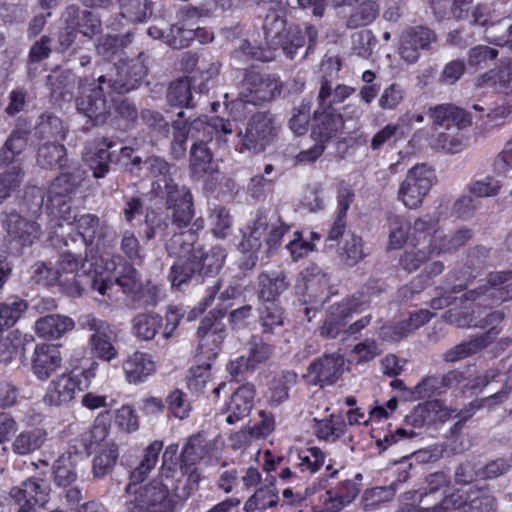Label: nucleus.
Masks as SVG:
<instances>
[{"label": "nucleus", "instance_id": "obj_1", "mask_svg": "<svg viewBox=\"0 0 512 512\" xmlns=\"http://www.w3.org/2000/svg\"><path fill=\"white\" fill-rule=\"evenodd\" d=\"M147 75V67L140 59L122 62L111 67L110 72L97 79L81 78L78 82L76 108L95 125L103 124L113 106L112 92L119 94L138 87Z\"/></svg>", "mask_w": 512, "mask_h": 512}, {"label": "nucleus", "instance_id": "obj_2", "mask_svg": "<svg viewBox=\"0 0 512 512\" xmlns=\"http://www.w3.org/2000/svg\"><path fill=\"white\" fill-rule=\"evenodd\" d=\"M248 229V234H243L239 244L245 255L242 262L245 269H252L257 262L266 263L281 246L282 238L290 228L276 215L259 211Z\"/></svg>", "mask_w": 512, "mask_h": 512}, {"label": "nucleus", "instance_id": "obj_3", "mask_svg": "<svg viewBox=\"0 0 512 512\" xmlns=\"http://www.w3.org/2000/svg\"><path fill=\"white\" fill-rule=\"evenodd\" d=\"M190 136L195 139L190 150V169L194 174L202 175L212 170L213 154L207 143L216 137L226 143V136L234 131L230 120L206 116L195 119L189 125Z\"/></svg>", "mask_w": 512, "mask_h": 512}, {"label": "nucleus", "instance_id": "obj_4", "mask_svg": "<svg viewBox=\"0 0 512 512\" xmlns=\"http://www.w3.org/2000/svg\"><path fill=\"white\" fill-rule=\"evenodd\" d=\"M80 267L85 268V263L80 255L70 252L63 253L56 264L57 282L61 285L67 284V292L72 296H80L88 286L102 296H110L109 292L114 284L108 274L99 272L97 269L94 271L84 270L83 274H80Z\"/></svg>", "mask_w": 512, "mask_h": 512}, {"label": "nucleus", "instance_id": "obj_5", "mask_svg": "<svg viewBox=\"0 0 512 512\" xmlns=\"http://www.w3.org/2000/svg\"><path fill=\"white\" fill-rule=\"evenodd\" d=\"M163 478L159 474L158 477L140 486L139 483L129 482L125 487L126 512H173L174 501Z\"/></svg>", "mask_w": 512, "mask_h": 512}, {"label": "nucleus", "instance_id": "obj_6", "mask_svg": "<svg viewBox=\"0 0 512 512\" xmlns=\"http://www.w3.org/2000/svg\"><path fill=\"white\" fill-rule=\"evenodd\" d=\"M262 30L266 47L273 53L281 48L290 59H293L305 44L301 29L295 25L287 26L285 17L277 11H270L265 16Z\"/></svg>", "mask_w": 512, "mask_h": 512}, {"label": "nucleus", "instance_id": "obj_7", "mask_svg": "<svg viewBox=\"0 0 512 512\" xmlns=\"http://www.w3.org/2000/svg\"><path fill=\"white\" fill-rule=\"evenodd\" d=\"M280 125L268 112H257L246 123L245 129L237 133L240 151L263 152L278 136Z\"/></svg>", "mask_w": 512, "mask_h": 512}, {"label": "nucleus", "instance_id": "obj_8", "mask_svg": "<svg viewBox=\"0 0 512 512\" xmlns=\"http://www.w3.org/2000/svg\"><path fill=\"white\" fill-rule=\"evenodd\" d=\"M416 229L420 239L429 241L430 247L436 251V255L451 253L465 245L472 237L470 229H460L450 236L441 230L438 220L429 215L416 219Z\"/></svg>", "mask_w": 512, "mask_h": 512}, {"label": "nucleus", "instance_id": "obj_9", "mask_svg": "<svg viewBox=\"0 0 512 512\" xmlns=\"http://www.w3.org/2000/svg\"><path fill=\"white\" fill-rule=\"evenodd\" d=\"M80 328L90 331L88 346L91 354L105 362H112L118 358V349L112 341L113 330L111 325L94 314L82 315L78 319Z\"/></svg>", "mask_w": 512, "mask_h": 512}, {"label": "nucleus", "instance_id": "obj_10", "mask_svg": "<svg viewBox=\"0 0 512 512\" xmlns=\"http://www.w3.org/2000/svg\"><path fill=\"white\" fill-rule=\"evenodd\" d=\"M282 87V82L274 75L248 71L242 80L238 98L244 103L259 105L280 95Z\"/></svg>", "mask_w": 512, "mask_h": 512}, {"label": "nucleus", "instance_id": "obj_11", "mask_svg": "<svg viewBox=\"0 0 512 512\" xmlns=\"http://www.w3.org/2000/svg\"><path fill=\"white\" fill-rule=\"evenodd\" d=\"M435 175L425 164H417L408 170L398 191V198L409 209L421 206L424 197L430 191Z\"/></svg>", "mask_w": 512, "mask_h": 512}, {"label": "nucleus", "instance_id": "obj_12", "mask_svg": "<svg viewBox=\"0 0 512 512\" xmlns=\"http://www.w3.org/2000/svg\"><path fill=\"white\" fill-rule=\"evenodd\" d=\"M511 278V271L492 272L485 284L466 292L459 300L488 306L512 299V283L506 284Z\"/></svg>", "mask_w": 512, "mask_h": 512}, {"label": "nucleus", "instance_id": "obj_13", "mask_svg": "<svg viewBox=\"0 0 512 512\" xmlns=\"http://www.w3.org/2000/svg\"><path fill=\"white\" fill-rule=\"evenodd\" d=\"M165 205L171 210L172 224L179 229L186 228L194 217L193 196L186 186L166 185V193L162 194Z\"/></svg>", "mask_w": 512, "mask_h": 512}, {"label": "nucleus", "instance_id": "obj_14", "mask_svg": "<svg viewBox=\"0 0 512 512\" xmlns=\"http://www.w3.org/2000/svg\"><path fill=\"white\" fill-rule=\"evenodd\" d=\"M362 304L358 298L353 297L330 306L319 328L320 335L328 339L337 338L345 331L346 320L354 313L361 311Z\"/></svg>", "mask_w": 512, "mask_h": 512}, {"label": "nucleus", "instance_id": "obj_15", "mask_svg": "<svg viewBox=\"0 0 512 512\" xmlns=\"http://www.w3.org/2000/svg\"><path fill=\"white\" fill-rule=\"evenodd\" d=\"M199 19L200 12L197 8L192 7L183 10L179 21L166 32L165 43L174 49L189 46L190 42L201 31Z\"/></svg>", "mask_w": 512, "mask_h": 512}, {"label": "nucleus", "instance_id": "obj_16", "mask_svg": "<svg viewBox=\"0 0 512 512\" xmlns=\"http://www.w3.org/2000/svg\"><path fill=\"white\" fill-rule=\"evenodd\" d=\"M436 39L434 31L427 27H410L401 35L399 55L405 62L413 64L419 59L420 51L428 50Z\"/></svg>", "mask_w": 512, "mask_h": 512}, {"label": "nucleus", "instance_id": "obj_17", "mask_svg": "<svg viewBox=\"0 0 512 512\" xmlns=\"http://www.w3.org/2000/svg\"><path fill=\"white\" fill-rule=\"evenodd\" d=\"M81 390L79 376L72 372H65L50 381L43 401L49 406L61 407L69 404Z\"/></svg>", "mask_w": 512, "mask_h": 512}, {"label": "nucleus", "instance_id": "obj_18", "mask_svg": "<svg viewBox=\"0 0 512 512\" xmlns=\"http://www.w3.org/2000/svg\"><path fill=\"white\" fill-rule=\"evenodd\" d=\"M343 365L344 358L339 353L325 354L308 366L306 377L313 385H332L340 377Z\"/></svg>", "mask_w": 512, "mask_h": 512}, {"label": "nucleus", "instance_id": "obj_19", "mask_svg": "<svg viewBox=\"0 0 512 512\" xmlns=\"http://www.w3.org/2000/svg\"><path fill=\"white\" fill-rule=\"evenodd\" d=\"M60 347L54 344H37L31 356V372L41 381L49 379L62 366Z\"/></svg>", "mask_w": 512, "mask_h": 512}, {"label": "nucleus", "instance_id": "obj_20", "mask_svg": "<svg viewBox=\"0 0 512 512\" xmlns=\"http://www.w3.org/2000/svg\"><path fill=\"white\" fill-rule=\"evenodd\" d=\"M197 334L200 339L197 357L202 356L208 360H215L224 336L220 323L216 322L214 315L210 313L201 320Z\"/></svg>", "mask_w": 512, "mask_h": 512}, {"label": "nucleus", "instance_id": "obj_21", "mask_svg": "<svg viewBox=\"0 0 512 512\" xmlns=\"http://www.w3.org/2000/svg\"><path fill=\"white\" fill-rule=\"evenodd\" d=\"M49 491L45 480L32 477L24 481L21 486L13 487L9 494L20 508L33 509L47 502Z\"/></svg>", "mask_w": 512, "mask_h": 512}, {"label": "nucleus", "instance_id": "obj_22", "mask_svg": "<svg viewBox=\"0 0 512 512\" xmlns=\"http://www.w3.org/2000/svg\"><path fill=\"white\" fill-rule=\"evenodd\" d=\"M4 225L11 241L21 246H31L42 235L41 226L35 219L14 212L7 215Z\"/></svg>", "mask_w": 512, "mask_h": 512}, {"label": "nucleus", "instance_id": "obj_23", "mask_svg": "<svg viewBox=\"0 0 512 512\" xmlns=\"http://www.w3.org/2000/svg\"><path fill=\"white\" fill-rule=\"evenodd\" d=\"M122 370L129 384L138 385L156 372V362L151 354L136 350L123 360Z\"/></svg>", "mask_w": 512, "mask_h": 512}, {"label": "nucleus", "instance_id": "obj_24", "mask_svg": "<svg viewBox=\"0 0 512 512\" xmlns=\"http://www.w3.org/2000/svg\"><path fill=\"white\" fill-rule=\"evenodd\" d=\"M297 288L304 296V303H322L328 290V279L319 267H308L302 271Z\"/></svg>", "mask_w": 512, "mask_h": 512}, {"label": "nucleus", "instance_id": "obj_25", "mask_svg": "<svg viewBox=\"0 0 512 512\" xmlns=\"http://www.w3.org/2000/svg\"><path fill=\"white\" fill-rule=\"evenodd\" d=\"M255 393V386L252 383H246L231 395L224 411L225 421L228 424H235L250 414L254 407Z\"/></svg>", "mask_w": 512, "mask_h": 512}, {"label": "nucleus", "instance_id": "obj_26", "mask_svg": "<svg viewBox=\"0 0 512 512\" xmlns=\"http://www.w3.org/2000/svg\"><path fill=\"white\" fill-rule=\"evenodd\" d=\"M410 242L412 248L404 251L399 259V264L405 271L412 273L417 271L433 255H436V251L431 249L432 247H430L428 240L425 242L420 239L416 229V220L412 227Z\"/></svg>", "mask_w": 512, "mask_h": 512}, {"label": "nucleus", "instance_id": "obj_27", "mask_svg": "<svg viewBox=\"0 0 512 512\" xmlns=\"http://www.w3.org/2000/svg\"><path fill=\"white\" fill-rule=\"evenodd\" d=\"M317 124L313 127L311 136L314 139H321L327 142L343 128V116L333 112L332 108L327 106L319 107L314 112Z\"/></svg>", "mask_w": 512, "mask_h": 512}, {"label": "nucleus", "instance_id": "obj_28", "mask_svg": "<svg viewBox=\"0 0 512 512\" xmlns=\"http://www.w3.org/2000/svg\"><path fill=\"white\" fill-rule=\"evenodd\" d=\"M130 325L131 334L138 341L149 342L162 330L163 317L155 312H141L131 319Z\"/></svg>", "mask_w": 512, "mask_h": 512}, {"label": "nucleus", "instance_id": "obj_29", "mask_svg": "<svg viewBox=\"0 0 512 512\" xmlns=\"http://www.w3.org/2000/svg\"><path fill=\"white\" fill-rule=\"evenodd\" d=\"M429 116L432 120L433 127H447L451 124L458 128H464L471 123L470 115L461 108L452 104H440L428 109Z\"/></svg>", "mask_w": 512, "mask_h": 512}, {"label": "nucleus", "instance_id": "obj_30", "mask_svg": "<svg viewBox=\"0 0 512 512\" xmlns=\"http://www.w3.org/2000/svg\"><path fill=\"white\" fill-rule=\"evenodd\" d=\"M289 285L284 271L263 272L258 276V296L263 301L273 303Z\"/></svg>", "mask_w": 512, "mask_h": 512}, {"label": "nucleus", "instance_id": "obj_31", "mask_svg": "<svg viewBox=\"0 0 512 512\" xmlns=\"http://www.w3.org/2000/svg\"><path fill=\"white\" fill-rule=\"evenodd\" d=\"M499 330L495 327L490 328L485 333L481 335L475 336L468 341L462 342L452 349L448 350L444 358L448 362H456L463 358H466L478 350L485 348L490 343L494 341V339L498 336Z\"/></svg>", "mask_w": 512, "mask_h": 512}, {"label": "nucleus", "instance_id": "obj_32", "mask_svg": "<svg viewBox=\"0 0 512 512\" xmlns=\"http://www.w3.org/2000/svg\"><path fill=\"white\" fill-rule=\"evenodd\" d=\"M74 326L75 323L72 318L65 315L52 314L38 319L35 322L34 329L41 338L59 339L67 331L72 330Z\"/></svg>", "mask_w": 512, "mask_h": 512}, {"label": "nucleus", "instance_id": "obj_33", "mask_svg": "<svg viewBox=\"0 0 512 512\" xmlns=\"http://www.w3.org/2000/svg\"><path fill=\"white\" fill-rule=\"evenodd\" d=\"M278 499L279 497L275 486V477L267 476L264 484L245 502L244 510L246 512L254 510L264 511L276 506Z\"/></svg>", "mask_w": 512, "mask_h": 512}, {"label": "nucleus", "instance_id": "obj_34", "mask_svg": "<svg viewBox=\"0 0 512 512\" xmlns=\"http://www.w3.org/2000/svg\"><path fill=\"white\" fill-rule=\"evenodd\" d=\"M111 142L103 139L94 148H88L84 153V161L93 170L95 178H102L109 171V164L111 162Z\"/></svg>", "mask_w": 512, "mask_h": 512}, {"label": "nucleus", "instance_id": "obj_35", "mask_svg": "<svg viewBox=\"0 0 512 512\" xmlns=\"http://www.w3.org/2000/svg\"><path fill=\"white\" fill-rule=\"evenodd\" d=\"M163 442L154 440L143 451L139 464L130 472L129 482L142 483L156 467Z\"/></svg>", "mask_w": 512, "mask_h": 512}, {"label": "nucleus", "instance_id": "obj_36", "mask_svg": "<svg viewBox=\"0 0 512 512\" xmlns=\"http://www.w3.org/2000/svg\"><path fill=\"white\" fill-rule=\"evenodd\" d=\"M46 438L47 432L42 428L24 430L14 438L11 449L19 456L30 455L43 446Z\"/></svg>", "mask_w": 512, "mask_h": 512}, {"label": "nucleus", "instance_id": "obj_37", "mask_svg": "<svg viewBox=\"0 0 512 512\" xmlns=\"http://www.w3.org/2000/svg\"><path fill=\"white\" fill-rule=\"evenodd\" d=\"M54 483L62 488H68L78 479L76 457L72 453L60 455L53 463Z\"/></svg>", "mask_w": 512, "mask_h": 512}, {"label": "nucleus", "instance_id": "obj_38", "mask_svg": "<svg viewBox=\"0 0 512 512\" xmlns=\"http://www.w3.org/2000/svg\"><path fill=\"white\" fill-rule=\"evenodd\" d=\"M209 452L207 441L202 434L192 435L187 439L180 455V469L188 472Z\"/></svg>", "mask_w": 512, "mask_h": 512}, {"label": "nucleus", "instance_id": "obj_39", "mask_svg": "<svg viewBox=\"0 0 512 512\" xmlns=\"http://www.w3.org/2000/svg\"><path fill=\"white\" fill-rule=\"evenodd\" d=\"M143 163L151 176L156 178V181L153 183V191L156 194L162 195L166 193L167 184L178 185L170 175V164L164 158L151 156L145 159Z\"/></svg>", "mask_w": 512, "mask_h": 512}, {"label": "nucleus", "instance_id": "obj_40", "mask_svg": "<svg viewBox=\"0 0 512 512\" xmlns=\"http://www.w3.org/2000/svg\"><path fill=\"white\" fill-rule=\"evenodd\" d=\"M119 456L118 447L115 443H105L92 459V474L95 479H101L109 475L117 462Z\"/></svg>", "mask_w": 512, "mask_h": 512}, {"label": "nucleus", "instance_id": "obj_41", "mask_svg": "<svg viewBox=\"0 0 512 512\" xmlns=\"http://www.w3.org/2000/svg\"><path fill=\"white\" fill-rule=\"evenodd\" d=\"M346 422L341 415H331L322 420H315V435L326 442H335L346 432Z\"/></svg>", "mask_w": 512, "mask_h": 512}, {"label": "nucleus", "instance_id": "obj_42", "mask_svg": "<svg viewBox=\"0 0 512 512\" xmlns=\"http://www.w3.org/2000/svg\"><path fill=\"white\" fill-rule=\"evenodd\" d=\"M445 320L450 324H456L458 327H481L492 325L491 328L496 327V324L501 323L504 319V313L502 311H495L488 314L484 319L477 321L473 316H461L457 311L448 310L443 315Z\"/></svg>", "mask_w": 512, "mask_h": 512}, {"label": "nucleus", "instance_id": "obj_43", "mask_svg": "<svg viewBox=\"0 0 512 512\" xmlns=\"http://www.w3.org/2000/svg\"><path fill=\"white\" fill-rule=\"evenodd\" d=\"M346 485L350 487V492L346 494L327 490L321 497L322 506L319 510L321 512H340L349 505L356 498L359 490L354 482H347Z\"/></svg>", "mask_w": 512, "mask_h": 512}, {"label": "nucleus", "instance_id": "obj_44", "mask_svg": "<svg viewBox=\"0 0 512 512\" xmlns=\"http://www.w3.org/2000/svg\"><path fill=\"white\" fill-rule=\"evenodd\" d=\"M199 271L198 256L194 251L187 258L177 259L171 267L169 279L173 287H180L190 280Z\"/></svg>", "mask_w": 512, "mask_h": 512}, {"label": "nucleus", "instance_id": "obj_45", "mask_svg": "<svg viewBox=\"0 0 512 512\" xmlns=\"http://www.w3.org/2000/svg\"><path fill=\"white\" fill-rule=\"evenodd\" d=\"M326 455L318 447H309L296 453L295 467L309 476L320 470L325 462Z\"/></svg>", "mask_w": 512, "mask_h": 512}, {"label": "nucleus", "instance_id": "obj_46", "mask_svg": "<svg viewBox=\"0 0 512 512\" xmlns=\"http://www.w3.org/2000/svg\"><path fill=\"white\" fill-rule=\"evenodd\" d=\"M355 92L353 87L339 84L334 89L327 79H323L318 94V102L321 107L332 108L333 104H339Z\"/></svg>", "mask_w": 512, "mask_h": 512}, {"label": "nucleus", "instance_id": "obj_47", "mask_svg": "<svg viewBox=\"0 0 512 512\" xmlns=\"http://www.w3.org/2000/svg\"><path fill=\"white\" fill-rule=\"evenodd\" d=\"M296 383V374L292 372H282L275 376L270 383L268 402L273 406H278L288 398V390Z\"/></svg>", "mask_w": 512, "mask_h": 512}, {"label": "nucleus", "instance_id": "obj_48", "mask_svg": "<svg viewBox=\"0 0 512 512\" xmlns=\"http://www.w3.org/2000/svg\"><path fill=\"white\" fill-rule=\"evenodd\" d=\"M74 75L70 71H61L47 78L51 96L55 99L71 100L74 88Z\"/></svg>", "mask_w": 512, "mask_h": 512}, {"label": "nucleus", "instance_id": "obj_49", "mask_svg": "<svg viewBox=\"0 0 512 512\" xmlns=\"http://www.w3.org/2000/svg\"><path fill=\"white\" fill-rule=\"evenodd\" d=\"M284 319L283 309L274 303L260 309L259 323L263 334H276L284 325Z\"/></svg>", "mask_w": 512, "mask_h": 512}, {"label": "nucleus", "instance_id": "obj_50", "mask_svg": "<svg viewBox=\"0 0 512 512\" xmlns=\"http://www.w3.org/2000/svg\"><path fill=\"white\" fill-rule=\"evenodd\" d=\"M366 256L363 248L362 238L351 233L345 238L343 246L340 248V260L347 266L356 265Z\"/></svg>", "mask_w": 512, "mask_h": 512}, {"label": "nucleus", "instance_id": "obj_51", "mask_svg": "<svg viewBox=\"0 0 512 512\" xmlns=\"http://www.w3.org/2000/svg\"><path fill=\"white\" fill-rule=\"evenodd\" d=\"M388 243L390 249L401 248L408 240L411 225L408 220L399 215H390Z\"/></svg>", "mask_w": 512, "mask_h": 512}, {"label": "nucleus", "instance_id": "obj_52", "mask_svg": "<svg viewBox=\"0 0 512 512\" xmlns=\"http://www.w3.org/2000/svg\"><path fill=\"white\" fill-rule=\"evenodd\" d=\"M121 15L130 22H142L152 14L148 0H118Z\"/></svg>", "mask_w": 512, "mask_h": 512}, {"label": "nucleus", "instance_id": "obj_53", "mask_svg": "<svg viewBox=\"0 0 512 512\" xmlns=\"http://www.w3.org/2000/svg\"><path fill=\"white\" fill-rule=\"evenodd\" d=\"M198 256L199 272L204 275H212L218 273L224 264L226 252L224 248L215 246L205 254L196 252Z\"/></svg>", "mask_w": 512, "mask_h": 512}, {"label": "nucleus", "instance_id": "obj_54", "mask_svg": "<svg viewBox=\"0 0 512 512\" xmlns=\"http://www.w3.org/2000/svg\"><path fill=\"white\" fill-rule=\"evenodd\" d=\"M379 13V7L375 1L361 2L347 20V27L355 29L373 22Z\"/></svg>", "mask_w": 512, "mask_h": 512}, {"label": "nucleus", "instance_id": "obj_55", "mask_svg": "<svg viewBox=\"0 0 512 512\" xmlns=\"http://www.w3.org/2000/svg\"><path fill=\"white\" fill-rule=\"evenodd\" d=\"M74 224L76 225L78 234L81 237L84 245L87 247L93 244L95 237L105 226H101L99 218L93 214H83L77 216Z\"/></svg>", "mask_w": 512, "mask_h": 512}, {"label": "nucleus", "instance_id": "obj_56", "mask_svg": "<svg viewBox=\"0 0 512 512\" xmlns=\"http://www.w3.org/2000/svg\"><path fill=\"white\" fill-rule=\"evenodd\" d=\"M78 18L79 8L76 6H69L64 13L65 27L61 30L58 37V43L61 51L67 50L75 41Z\"/></svg>", "mask_w": 512, "mask_h": 512}, {"label": "nucleus", "instance_id": "obj_57", "mask_svg": "<svg viewBox=\"0 0 512 512\" xmlns=\"http://www.w3.org/2000/svg\"><path fill=\"white\" fill-rule=\"evenodd\" d=\"M66 149L58 143H45L42 145L37 154V163L43 168H50L58 165L63 166L65 160Z\"/></svg>", "mask_w": 512, "mask_h": 512}, {"label": "nucleus", "instance_id": "obj_58", "mask_svg": "<svg viewBox=\"0 0 512 512\" xmlns=\"http://www.w3.org/2000/svg\"><path fill=\"white\" fill-rule=\"evenodd\" d=\"M79 182L80 177H76L72 173H62L52 182L48 198H54V201L61 200V198L70 199V195Z\"/></svg>", "mask_w": 512, "mask_h": 512}, {"label": "nucleus", "instance_id": "obj_59", "mask_svg": "<svg viewBox=\"0 0 512 512\" xmlns=\"http://www.w3.org/2000/svg\"><path fill=\"white\" fill-rule=\"evenodd\" d=\"M178 119L172 123L173 140L171 143V153L175 159L182 158L186 153V141L190 135L189 126L182 120L184 112H178Z\"/></svg>", "mask_w": 512, "mask_h": 512}, {"label": "nucleus", "instance_id": "obj_60", "mask_svg": "<svg viewBox=\"0 0 512 512\" xmlns=\"http://www.w3.org/2000/svg\"><path fill=\"white\" fill-rule=\"evenodd\" d=\"M110 416L109 413H101L99 414L93 424L92 429L88 433H84L81 435V439L83 441H87L89 439L90 444L86 445V450H89L92 445L100 444L104 442L110 432Z\"/></svg>", "mask_w": 512, "mask_h": 512}, {"label": "nucleus", "instance_id": "obj_61", "mask_svg": "<svg viewBox=\"0 0 512 512\" xmlns=\"http://www.w3.org/2000/svg\"><path fill=\"white\" fill-rule=\"evenodd\" d=\"M27 145V132L15 130L5 143L0 155V161L3 164H9L16 155H19Z\"/></svg>", "mask_w": 512, "mask_h": 512}, {"label": "nucleus", "instance_id": "obj_62", "mask_svg": "<svg viewBox=\"0 0 512 512\" xmlns=\"http://www.w3.org/2000/svg\"><path fill=\"white\" fill-rule=\"evenodd\" d=\"M201 362L197 367L191 369V375L188 377V387L193 392H202L211 379V361L207 358L198 357Z\"/></svg>", "mask_w": 512, "mask_h": 512}, {"label": "nucleus", "instance_id": "obj_63", "mask_svg": "<svg viewBox=\"0 0 512 512\" xmlns=\"http://www.w3.org/2000/svg\"><path fill=\"white\" fill-rule=\"evenodd\" d=\"M466 512H495V498L486 490L470 489Z\"/></svg>", "mask_w": 512, "mask_h": 512}, {"label": "nucleus", "instance_id": "obj_64", "mask_svg": "<svg viewBox=\"0 0 512 512\" xmlns=\"http://www.w3.org/2000/svg\"><path fill=\"white\" fill-rule=\"evenodd\" d=\"M192 95L190 81L180 78L172 82L168 88L167 101L174 106H189Z\"/></svg>", "mask_w": 512, "mask_h": 512}]
</instances>
